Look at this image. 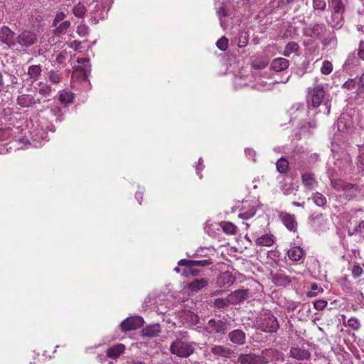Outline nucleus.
<instances>
[{
	"label": "nucleus",
	"instance_id": "nucleus-41",
	"mask_svg": "<svg viewBox=\"0 0 364 364\" xmlns=\"http://www.w3.org/2000/svg\"><path fill=\"white\" fill-rule=\"evenodd\" d=\"M70 26V22L69 21H65L60 23L59 26H56L55 29L54 30V33L56 35H60L61 33H65Z\"/></svg>",
	"mask_w": 364,
	"mask_h": 364
},
{
	"label": "nucleus",
	"instance_id": "nucleus-10",
	"mask_svg": "<svg viewBox=\"0 0 364 364\" xmlns=\"http://www.w3.org/2000/svg\"><path fill=\"white\" fill-rule=\"evenodd\" d=\"M18 43L25 47H29L37 41V34L33 31H24L17 38Z\"/></svg>",
	"mask_w": 364,
	"mask_h": 364
},
{
	"label": "nucleus",
	"instance_id": "nucleus-9",
	"mask_svg": "<svg viewBox=\"0 0 364 364\" xmlns=\"http://www.w3.org/2000/svg\"><path fill=\"white\" fill-rule=\"evenodd\" d=\"M334 187L337 189H342L344 191L346 197L348 199L353 198L359 193L358 186L355 184L348 183L343 181H336Z\"/></svg>",
	"mask_w": 364,
	"mask_h": 364
},
{
	"label": "nucleus",
	"instance_id": "nucleus-25",
	"mask_svg": "<svg viewBox=\"0 0 364 364\" xmlns=\"http://www.w3.org/2000/svg\"><path fill=\"white\" fill-rule=\"evenodd\" d=\"M42 68L40 65H33L28 67L27 75L31 82L37 81L41 75Z\"/></svg>",
	"mask_w": 364,
	"mask_h": 364
},
{
	"label": "nucleus",
	"instance_id": "nucleus-20",
	"mask_svg": "<svg viewBox=\"0 0 364 364\" xmlns=\"http://www.w3.org/2000/svg\"><path fill=\"white\" fill-rule=\"evenodd\" d=\"M229 340L237 345H242L245 342V334L242 330L236 329L228 333Z\"/></svg>",
	"mask_w": 364,
	"mask_h": 364
},
{
	"label": "nucleus",
	"instance_id": "nucleus-36",
	"mask_svg": "<svg viewBox=\"0 0 364 364\" xmlns=\"http://www.w3.org/2000/svg\"><path fill=\"white\" fill-rule=\"evenodd\" d=\"M299 49V46L294 42H290L285 46L283 55L289 57L291 54L296 53Z\"/></svg>",
	"mask_w": 364,
	"mask_h": 364
},
{
	"label": "nucleus",
	"instance_id": "nucleus-56",
	"mask_svg": "<svg viewBox=\"0 0 364 364\" xmlns=\"http://www.w3.org/2000/svg\"><path fill=\"white\" fill-rule=\"evenodd\" d=\"M65 18V14L63 12H62V11L58 12L56 14V16L53 20V26H56L58 25V23H60V21H62Z\"/></svg>",
	"mask_w": 364,
	"mask_h": 364
},
{
	"label": "nucleus",
	"instance_id": "nucleus-30",
	"mask_svg": "<svg viewBox=\"0 0 364 364\" xmlns=\"http://www.w3.org/2000/svg\"><path fill=\"white\" fill-rule=\"evenodd\" d=\"M272 281L277 286H286L290 284L291 279L289 276L279 272L273 276Z\"/></svg>",
	"mask_w": 364,
	"mask_h": 364
},
{
	"label": "nucleus",
	"instance_id": "nucleus-53",
	"mask_svg": "<svg viewBox=\"0 0 364 364\" xmlns=\"http://www.w3.org/2000/svg\"><path fill=\"white\" fill-rule=\"evenodd\" d=\"M327 306V301L319 299L314 303V306L316 310H323Z\"/></svg>",
	"mask_w": 364,
	"mask_h": 364
},
{
	"label": "nucleus",
	"instance_id": "nucleus-22",
	"mask_svg": "<svg viewBox=\"0 0 364 364\" xmlns=\"http://www.w3.org/2000/svg\"><path fill=\"white\" fill-rule=\"evenodd\" d=\"M161 332L160 325L158 323L149 325L141 331V336L143 337L154 338L159 335Z\"/></svg>",
	"mask_w": 364,
	"mask_h": 364
},
{
	"label": "nucleus",
	"instance_id": "nucleus-26",
	"mask_svg": "<svg viewBox=\"0 0 364 364\" xmlns=\"http://www.w3.org/2000/svg\"><path fill=\"white\" fill-rule=\"evenodd\" d=\"M79 64L75 67L76 70L83 71L85 76L87 77L91 72V66L89 63L90 59L88 58H80L77 59Z\"/></svg>",
	"mask_w": 364,
	"mask_h": 364
},
{
	"label": "nucleus",
	"instance_id": "nucleus-13",
	"mask_svg": "<svg viewBox=\"0 0 364 364\" xmlns=\"http://www.w3.org/2000/svg\"><path fill=\"white\" fill-rule=\"evenodd\" d=\"M0 41L11 46L15 45V33L9 27L3 26L0 29Z\"/></svg>",
	"mask_w": 364,
	"mask_h": 364
},
{
	"label": "nucleus",
	"instance_id": "nucleus-39",
	"mask_svg": "<svg viewBox=\"0 0 364 364\" xmlns=\"http://www.w3.org/2000/svg\"><path fill=\"white\" fill-rule=\"evenodd\" d=\"M289 163L284 158H280L277 162V169L279 172L283 173L288 170Z\"/></svg>",
	"mask_w": 364,
	"mask_h": 364
},
{
	"label": "nucleus",
	"instance_id": "nucleus-58",
	"mask_svg": "<svg viewBox=\"0 0 364 364\" xmlns=\"http://www.w3.org/2000/svg\"><path fill=\"white\" fill-rule=\"evenodd\" d=\"M203 161L202 158L199 159L198 164L196 166V172L199 177L201 178L202 176L200 175V172L204 168Z\"/></svg>",
	"mask_w": 364,
	"mask_h": 364
},
{
	"label": "nucleus",
	"instance_id": "nucleus-55",
	"mask_svg": "<svg viewBox=\"0 0 364 364\" xmlns=\"http://www.w3.org/2000/svg\"><path fill=\"white\" fill-rule=\"evenodd\" d=\"M358 164L364 167V145L359 147Z\"/></svg>",
	"mask_w": 364,
	"mask_h": 364
},
{
	"label": "nucleus",
	"instance_id": "nucleus-60",
	"mask_svg": "<svg viewBox=\"0 0 364 364\" xmlns=\"http://www.w3.org/2000/svg\"><path fill=\"white\" fill-rule=\"evenodd\" d=\"M81 43L80 41H74L70 44V48H72L74 50L78 51L80 50Z\"/></svg>",
	"mask_w": 364,
	"mask_h": 364
},
{
	"label": "nucleus",
	"instance_id": "nucleus-24",
	"mask_svg": "<svg viewBox=\"0 0 364 364\" xmlns=\"http://www.w3.org/2000/svg\"><path fill=\"white\" fill-rule=\"evenodd\" d=\"M124 350L125 346L122 343H118L107 349V355L112 359H115L122 355L124 352Z\"/></svg>",
	"mask_w": 364,
	"mask_h": 364
},
{
	"label": "nucleus",
	"instance_id": "nucleus-17",
	"mask_svg": "<svg viewBox=\"0 0 364 364\" xmlns=\"http://www.w3.org/2000/svg\"><path fill=\"white\" fill-rule=\"evenodd\" d=\"M302 184L307 191H313L318 186V182L314 174L310 173H303L301 176Z\"/></svg>",
	"mask_w": 364,
	"mask_h": 364
},
{
	"label": "nucleus",
	"instance_id": "nucleus-33",
	"mask_svg": "<svg viewBox=\"0 0 364 364\" xmlns=\"http://www.w3.org/2000/svg\"><path fill=\"white\" fill-rule=\"evenodd\" d=\"M220 227L228 235H234L236 232L237 227L230 222H221Z\"/></svg>",
	"mask_w": 364,
	"mask_h": 364
},
{
	"label": "nucleus",
	"instance_id": "nucleus-27",
	"mask_svg": "<svg viewBox=\"0 0 364 364\" xmlns=\"http://www.w3.org/2000/svg\"><path fill=\"white\" fill-rule=\"evenodd\" d=\"M208 279H196L190 282L188 285L191 291L198 292L208 285Z\"/></svg>",
	"mask_w": 364,
	"mask_h": 364
},
{
	"label": "nucleus",
	"instance_id": "nucleus-59",
	"mask_svg": "<svg viewBox=\"0 0 364 364\" xmlns=\"http://www.w3.org/2000/svg\"><path fill=\"white\" fill-rule=\"evenodd\" d=\"M317 289H318L317 284L315 283L312 284L311 286V291L308 294L309 296H316V293H315L314 291Z\"/></svg>",
	"mask_w": 364,
	"mask_h": 364
},
{
	"label": "nucleus",
	"instance_id": "nucleus-2",
	"mask_svg": "<svg viewBox=\"0 0 364 364\" xmlns=\"http://www.w3.org/2000/svg\"><path fill=\"white\" fill-rule=\"evenodd\" d=\"M188 337L187 331H179L177 333L176 341L170 346L171 353L180 357H188L191 355L194 351V348L192 343L187 341Z\"/></svg>",
	"mask_w": 364,
	"mask_h": 364
},
{
	"label": "nucleus",
	"instance_id": "nucleus-38",
	"mask_svg": "<svg viewBox=\"0 0 364 364\" xmlns=\"http://www.w3.org/2000/svg\"><path fill=\"white\" fill-rule=\"evenodd\" d=\"M356 81V92L360 95L364 92V73L355 78Z\"/></svg>",
	"mask_w": 364,
	"mask_h": 364
},
{
	"label": "nucleus",
	"instance_id": "nucleus-5",
	"mask_svg": "<svg viewBox=\"0 0 364 364\" xmlns=\"http://www.w3.org/2000/svg\"><path fill=\"white\" fill-rule=\"evenodd\" d=\"M274 353H277V351L266 350L262 352V355L255 354H241L238 357L237 361L240 364H267L269 360L266 357Z\"/></svg>",
	"mask_w": 364,
	"mask_h": 364
},
{
	"label": "nucleus",
	"instance_id": "nucleus-54",
	"mask_svg": "<svg viewBox=\"0 0 364 364\" xmlns=\"http://www.w3.org/2000/svg\"><path fill=\"white\" fill-rule=\"evenodd\" d=\"M66 58V53L64 51H62L56 55L55 60L54 62L55 63L61 64L63 63Z\"/></svg>",
	"mask_w": 364,
	"mask_h": 364
},
{
	"label": "nucleus",
	"instance_id": "nucleus-42",
	"mask_svg": "<svg viewBox=\"0 0 364 364\" xmlns=\"http://www.w3.org/2000/svg\"><path fill=\"white\" fill-rule=\"evenodd\" d=\"M314 203L320 207H322L325 205L326 203V197L321 194V193L316 192L313 198Z\"/></svg>",
	"mask_w": 364,
	"mask_h": 364
},
{
	"label": "nucleus",
	"instance_id": "nucleus-16",
	"mask_svg": "<svg viewBox=\"0 0 364 364\" xmlns=\"http://www.w3.org/2000/svg\"><path fill=\"white\" fill-rule=\"evenodd\" d=\"M249 296L248 289H239L229 294L231 304H238L243 302Z\"/></svg>",
	"mask_w": 364,
	"mask_h": 364
},
{
	"label": "nucleus",
	"instance_id": "nucleus-28",
	"mask_svg": "<svg viewBox=\"0 0 364 364\" xmlns=\"http://www.w3.org/2000/svg\"><path fill=\"white\" fill-rule=\"evenodd\" d=\"M304 255V252L299 246H294L291 248H290L288 251V257L289 258L294 262H298L301 259H302L303 256Z\"/></svg>",
	"mask_w": 364,
	"mask_h": 364
},
{
	"label": "nucleus",
	"instance_id": "nucleus-34",
	"mask_svg": "<svg viewBox=\"0 0 364 364\" xmlns=\"http://www.w3.org/2000/svg\"><path fill=\"white\" fill-rule=\"evenodd\" d=\"M51 86L48 85L46 82H41L38 84V92L40 95L47 97L50 95L51 92Z\"/></svg>",
	"mask_w": 364,
	"mask_h": 364
},
{
	"label": "nucleus",
	"instance_id": "nucleus-49",
	"mask_svg": "<svg viewBox=\"0 0 364 364\" xmlns=\"http://www.w3.org/2000/svg\"><path fill=\"white\" fill-rule=\"evenodd\" d=\"M256 213V209L255 207H252L249 210L242 212L239 214L238 217L247 220L251 218H252Z\"/></svg>",
	"mask_w": 364,
	"mask_h": 364
},
{
	"label": "nucleus",
	"instance_id": "nucleus-6",
	"mask_svg": "<svg viewBox=\"0 0 364 364\" xmlns=\"http://www.w3.org/2000/svg\"><path fill=\"white\" fill-rule=\"evenodd\" d=\"M231 323L227 319H210L206 326V331L210 334L224 335L230 329Z\"/></svg>",
	"mask_w": 364,
	"mask_h": 364
},
{
	"label": "nucleus",
	"instance_id": "nucleus-43",
	"mask_svg": "<svg viewBox=\"0 0 364 364\" xmlns=\"http://www.w3.org/2000/svg\"><path fill=\"white\" fill-rule=\"evenodd\" d=\"M332 7L336 13H343L345 10V6L342 0H331Z\"/></svg>",
	"mask_w": 364,
	"mask_h": 364
},
{
	"label": "nucleus",
	"instance_id": "nucleus-19",
	"mask_svg": "<svg viewBox=\"0 0 364 364\" xmlns=\"http://www.w3.org/2000/svg\"><path fill=\"white\" fill-rule=\"evenodd\" d=\"M289 353L293 358L299 360H307L311 356L308 350L299 347L291 348Z\"/></svg>",
	"mask_w": 364,
	"mask_h": 364
},
{
	"label": "nucleus",
	"instance_id": "nucleus-31",
	"mask_svg": "<svg viewBox=\"0 0 364 364\" xmlns=\"http://www.w3.org/2000/svg\"><path fill=\"white\" fill-rule=\"evenodd\" d=\"M364 233V220L360 221L354 227L350 228L348 230V234L349 236L353 235H361Z\"/></svg>",
	"mask_w": 364,
	"mask_h": 364
},
{
	"label": "nucleus",
	"instance_id": "nucleus-23",
	"mask_svg": "<svg viewBox=\"0 0 364 364\" xmlns=\"http://www.w3.org/2000/svg\"><path fill=\"white\" fill-rule=\"evenodd\" d=\"M289 65V60L284 58H277L271 63V68L275 72L286 70Z\"/></svg>",
	"mask_w": 364,
	"mask_h": 364
},
{
	"label": "nucleus",
	"instance_id": "nucleus-11",
	"mask_svg": "<svg viewBox=\"0 0 364 364\" xmlns=\"http://www.w3.org/2000/svg\"><path fill=\"white\" fill-rule=\"evenodd\" d=\"M33 146L38 147L42 146L43 141H47L48 133L43 127L36 128L31 132Z\"/></svg>",
	"mask_w": 364,
	"mask_h": 364
},
{
	"label": "nucleus",
	"instance_id": "nucleus-47",
	"mask_svg": "<svg viewBox=\"0 0 364 364\" xmlns=\"http://www.w3.org/2000/svg\"><path fill=\"white\" fill-rule=\"evenodd\" d=\"M363 274V269L359 264H354L351 268V274L353 278H358Z\"/></svg>",
	"mask_w": 364,
	"mask_h": 364
},
{
	"label": "nucleus",
	"instance_id": "nucleus-35",
	"mask_svg": "<svg viewBox=\"0 0 364 364\" xmlns=\"http://www.w3.org/2000/svg\"><path fill=\"white\" fill-rule=\"evenodd\" d=\"M213 304L215 307L218 309H223L231 304V301L230 296H228L226 298L215 299Z\"/></svg>",
	"mask_w": 364,
	"mask_h": 364
},
{
	"label": "nucleus",
	"instance_id": "nucleus-37",
	"mask_svg": "<svg viewBox=\"0 0 364 364\" xmlns=\"http://www.w3.org/2000/svg\"><path fill=\"white\" fill-rule=\"evenodd\" d=\"M86 8L82 3H78L73 9V14L77 18H82L86 13Z\"/></svg>",
	"mask_w": 364,
	"mask_h": 364
},
{
	"label": "nucleus",
	"instance_id": "nucleus-64",
	"mask_svg": "<svg viewBox=\"0 0 364 364\" xmlns=\"http://www.w3.org/2000/svg\"><path fill=\"white\" fill-rule=\"evenodd\" d=\"M247 43V40L246 38H245L244 41H239L238 46H239V47H244L246 46Z\"/></svg>",
	"mask_w": 364,
	"mask_h": 364
},
{
	"label": "nucleus",
	"instance_id": "nucleus-15",
	"mask_svg": "<svg viewBox=\"0 0 364 364\" xmlns=\"http://www.w3.org/2000/svg\"><path fill=\"white\" fill-rule=\"evenodd\" d=\"M210 350L215 356L226 358H230L233 353V350L231 348L220 345H214L210 347Z\"/></svg>",
	"mask_w": 364,
	"mask_h": 364
},
{
	"label": "nucleus",
	"instance_id": "nucleus-40",
	"mask_svg": "<svg viewBox=\"0 0 364 364\" xmlns=\"http://www.w3.org/2000/svg\"><path fill=\"white\" fill-rule=\"evenodd\" d=\"M345 325L354 331H358L360 328V321L356 317H350Z\"/></svg>",
	"mask_w": 364,
	"mask_h": 364
},
{
	"label": "nucleus",
	"instance_id": "nucleus-51",
	"mask_svg": "<svg viewBox=\"0 0 364 364\" xmlns=\"http://www.w3.org/2000/svg\"><path fill=\"white\" fill-rule=\"evenodd\" d=\"M355 87H356V81H355V78L348 79L343 85V87L348 90H352L353 89L356 90Z\"/></svg>",
	"mask_w": 364,
	"mask_h": 364
},
{
	"label": "nucleus",
	"instance_id": "nucleus-12",
	"mask_svg": "<svg viewBox=\"0 0 364 364\" xmlns=\"http://www.w3.org/2000/svg\"><path fill=\"white\" fill-rule=\"evenodd\" d=\"M17 104L21 107L28 108L34 106L36 103H40V99H36L35 97L29 94H22L17 97Z\"/></svg>",
	"mask_w": 364,
	"mask_h": 364
},
{
	"label": "nucleus",
	"instance_id": "nucleus-62",
	"mask_svg": "<svg viewBox=\"0 0 364 364\" xmlns=\"http://www.w3.org/2000/svg\"><path fill=\"white\" fill-rule=\"evenodd\" d=\"M358 55L360 60H364V48L358 49Z\"/></svg>",
	"mask_w": 364,
	"mask_h": 364
},
{
	"label": "nucleus",
	"instance_id": "nucleus-14",
	"mask_svg": "<svg viewBox=\"0 0 364 364\" xmlns=\"http://www.w3.org/2000/svg\"><path fill=\"white\" fill-rule=\"evenodd\" d=\"M279 218L289 230L295 231L296 230L297 223L294 215L282 212L279 214Z\"/></svg>",
	"mask_w": 364,
	"mask_h": 364
},
{
	"label": "nucleus",
	"instance_id": "nucleus-52",
	"mask_svg": "<svg viewBox=\"0 0 364 364\" xmlns=\"http://www.w3.org/2000/svg\"><path fill=\"white\" fill-rule=\"evenodd\" d=\"M77 33L81 37L86 36L88 34V27L85 24H80L77 26Z\"/></svg>",
	"mask_w": 364,
	"mask_h": 364
},
{
	"label": "nucleus",
	"instance_id": "nucleus-63",
	"mask_svg": "<svg viewBox=\"0 0 364 364\" xmlns=\"http://www.w3.org/2000/svg\"><path fill=\"white\" fill-rule=\"evenodd\" d=\"M135 198L139 201V204H141V200L142 199V193L136 192L135 194Z\"/></svg>",
	"mask_w": 364,
	"mask_h": 364
},
{
	"label": "nucleus",
	"instance_id": "nucleus-4",
	"mask_svg": "<svg viewBox=\"0 0 364 364\" xmlns=\"http://www.w3.org/2000/svg\"><path fill=\"white\" fill-rule=\"evenodd\" d=\"M255 326L267 333L276 332L279 327L277 318L268 310L263 311L257 318Z\"/></svg>",
	"mask_w": 364,
	"mask_h": 364
},
{
	"label": "nucleus",
	"instance_id": "nucleus-57",
	"mask_svg": "<svg viewBox=\"0 0 364 364\" xmlns=\"http://www.w3.org/2000/svg\"><path fill=\"white\" fill-rule=\"evenodd\" d=\"M267 63L266 62L257 63L253 62L252 64V67L255 69L260 70L266 68Z\"/></svg>",
	"mask_w": 364,
	"mask_h": 364
},
{
	"label": "nucleus",
	"instance_id": "nucleus-8",
	"mask_svg": "<svg viewBox=\"0 0 364 364\" xmlns=\"http://www.w3.org/2000/svg\"><path fill=\"white\" fill-rule=\"evenodd\" d=\"M144 323V319L142 317L130 316L124 320L121 324V330L124 332L136 330L140 328Z\"/></svg>",
	"mask_w": 364,
	"mask_h": 364
},
{
	"label": "nucleus",
	"instance_id": "nucleus-45",
	"mask_svg": "<svg viewBox=\"0 0 364 364\" xmlns=\"http://www.w3.org/2000/svg\"><path fill=\"white\" fill-rule=\"evenodd\" d=\"M48 79L51 82H53L54 84H57L60 82V80L62 79V76L58 72L54 71V70H50L48 73Z\"/></svg>",
	"mask_w": 364,
	"mask_h": 364
},
{
	"label": "nucleus",
	"instance_id": "nucleus-61",
	"mask_svg": "<svg viewBox=\"0 0 364 364\" xmlns=\"http://www.w3.org/2000/svg\"><path fill=\"white\" fill-rule=\"evenodd\" d=\"M245 154L247 155V157H249L250 159H252L253 161H255V151L251 149H247L245 150Z\"/></svg>",
	"mask_w": 364,
	"mask_h": 364
},
{
	"label": "nucleus",
	"instance_id": "nucleus-48",
	"mask_svg": "<svg viewBox=\"0 0 364 364\" xmlns=\"http://www.w3.org/2000/svg\"><path fill=\"white\" fill-rule=\"evenodd\" d=\"M312 5L314 10L324 11L326 7L325 0H312Z\"/></svg>",
	"mask_w": 364,
	"mask_h": 364
},
{
	"label": "nucleus",
	"instance_id": "nucleus-29",
	"mask_svg": "<svg viewBox=\"0 0 364 364\" xmlns=\"http://www.w3.org/2000/svg\"><path fill=\"white\" fill-rule=\"evenodd\" d=\"M274 242V237L272 234H265L259 237L255 240V243L259 246L270 247Z\"/></svg>",
	"mask_w": 364,
	"mask_h": 364
},
{
	"label": "nucleus",
	"instance_id": "nucleus-32",
	"mask_svg": "<svg viewBox=\"0 0 364 364\" xmlns=\"http://www.w3.org/2000/svg\"><path fill=\"white\" fill-rule=\"evenodd\" d=\"M73 100V93L70 91L62 90L59 92V100L65 105L71 103Z\"/></svg>",
	"mask_w": 364,
	"mask_h": 364
},
{
	"label": "nucleus",
	"instance_id": "nucleus-44",
	"mask_svg": "<svg viewBox=\"0 0 364 364\" xmlns=\"http://www.w3.org/2000/svg\"><path fill=\"white\" fill-rule=\"evenodd\" d=\"M216 9H217L218 16L220 18V25H221L222 27L225 28L226 27V24L222 20V17H225V16H226L228 15L226 9L223 6H222L220 7H218L217 4H216Z\"/></svg>",
	"mask_w": 364,
	"mask_h": 364
},
{
	"label": "nucleus",
	"instance_id": "nucleus-1",
	"mask_svg": "<svg viewBox=\"0 0 364 364\" xmlns=\"http://www.w3.org/2000/svg\"><path fill=\"white\" fill-rule=\"evenodd\" d=\"M336 136L335 135L331 142V151L333 153V161H328V170L330 172L331 177L334 176L338 172L345 171L350 164V158L344 153H342L343 156L341 158H336L341 145L336 144Z\"/></svg>",
	"mask_w": 364,
	"mask_h": 364
},
{
	"label": "nucleus",
	"instance_id": "nucleus-3",
	"mask_svg": "<svg viewBox=\"0 0 364 364\" xmlns=\"http://www.w3.org/2000/svg\"><path fill=\"white\" fill-rule=\"evenodd\" d=\"M212 264V261L210 259H202V260H191V259H181L178 265L174 268V270L181 274L183 276L188 277L189 275L196 276L198 275L200 271L196 268L198 267L208 266Z\"/></svg>",
	"mask_w": 364,
	"mask_h": 364
},
{
	"label": "nucleus",
	"instance_id": "nucleus-21",
	"mask_svg": "<svg viewBox=\"0 0 364 364\" xmlns=\"http://www.w3.org/2000/svg\"><path fill=\"white\" fill-rule=\"evenodd\" d=\"M326 31V27L323 23H316L311 28L307 29L306 35L321 38L324 35Z\"/></svg>",
	"mask_w": 364,
	"mask_h": 364
},
{
	"label": "nucleus",
	"instance_id": "nucleus-7",
	"mask_svg": "<svg viewBox=\"0 0 364 364\" xmlns=\"http://www.w3.org/2000/svg\"><path fill=\"white\" fill-rule=\"evenodd\" d=\"M311 96V102L309 104L313 107H318L323 102L326 106V114L330 113L331 105L328 101L324 100V90L323 87L316 86L309 92Z\"/></svg>",
	"mask_w": 364,
	"mask_h": 364
},
{
	"label": "nucleus",
	"instance_id": "nucleus-18",
	"mask_svg": "<svg viewBox=\"0 0 364 364\" xmlns=\"http://www.w3.org/2000/svg\"><path fill=\"white\" fill-rule=\"evenodd\" d=\"M235 281V277L230 272L221 273L217 279V284L220 287H230Z\"/></svg>",
	"mask_w": 364,
	"mask_h": 364
},
{
	"label": "nucleus",
	"instance_id": "nucleus-50",
	"mask_svg": "<svg viewBox=\"0 0 364 364\" xmlns=\"http://www.w3.org/2000/svg\"><path fill=\"white\" fill-rule=\"evenodd\" d=\"M216 46L220 50H226L228 47V38L225 36H223L217 41Z\"/></svg>",
	"mask_w": 364,
	"mask_h": 364
},
{
	"label": "nucleus",
	"instance_id": "nucleus-46",
	"mask_svg": "<svg viewBox=\"0 0 364 364\" xmlns=\"http://www.w3.org/2000/svg\"><path fill=\"white\" fill-rule=\"evenodd\" d=\"M333 70V65L331 62L326 60L323 63V65L321 68V72L323 75H328Z\"/></svg>",
	"mask_w": 364,
	"mask_h": 364
}]
</instances>
